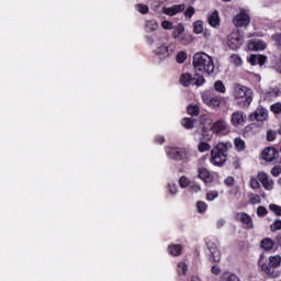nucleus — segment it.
Returning a JSON list of instances; mask_svg holds the SVG:
<instances>
[{
	"mask_svg": "<svg viewBox=\"0 0 281 281\" xmlns=\"http://www.w3.org/2000/svg\"><path fill=\"white\" fill-rule=\"evenodd\" d=\"M192 150L182 148V151L180 154V160L190 161L192 159Z\"/></svg>",
	"mask_w": 281,
	"mask_h": 281,
	"instance_id": "29",
	"label": "nucleus"
},
{
	"mask_svg": "<svg viewBox=\"0 0 281 281\" xmlns=\"http://www.w3.org/2000/svg\"><path fill=\"white\" fill-rule=\"evenodd\" d=\"M222 281H240L236 274H232L229 272H226L222 277Z\"/></svg>",
	"mask_w": 281,
	"mask_h": 281,
	"instance_id": "40",
	"label": "nucleus"
},
{
	"mask_svg": "<svg viewBox=\"0 0 281 281\" xmlns=\"http://www.w3.org/2000/svg\"><path fill=\"white\" fill-rule=\"evenodd\" d=\"M215 199H218V191H209L206 193V201H214Z\"/></svg>",
	"mask_w": 281,
	"mask_h": 281,
	"instance_id": "48",
	"label": "nucleus"
},
{
	"mask_svg": "<svg viewBox=\"0 0 281 281\" xmlns=\"http://www.w3.org/2000/svg\"><path fill=\"white\" fill-rule=\"evenodd\" d=\"M233 23L235 27H247L251 23V19L247 12L240 11L234 16Z\"/></svg>",
	"mask_w": 281,
	"mask_h": 281,
	"instance_id": "9",
	"label": "nucleus"
},
{
	"mask_svg": "<svg viewBox=\"0 0 281 281\" xmlns=\"http://www.w3.org/2000/svg\"><path fill=\"white\" fill-rule=\"evenodd\" d=\"M156 142H157V144H164V142H166V139L164 138V136H158V137H156Z\"/></svg>",
	"mask_w": 281,
	"mask_h": 281,
	"instance_id": "62",
	"label": "nucleus"
},
{
	"mask_svg": "<svg viewBox=\"0 0 281 281\" xmlns=\"http://www.w3.org/2000/svg\"><path fill=\"white\" fill-rule=\"evenodd\" d=\"M168 192L169 194H178L179 189L177 188V184L175 183H168Z\"/></svg>",
	"mask_w": 281,
	"mask_h": 281,
	"instance_id": "50",
	"label": "nucleus"
},
{
	"mask_svg": "<svg viewBox=\"0 0 281 281\" xmlns=\"http://www.w3.org/2000/svg\"><path fill=\"white\" fill-rule=\"evenodd\" d=\"M247 60L252 66L260 65V67H262V65H265V63H267V57L263 55L254 54V55L248 56Z\"/></svg>",
	"mask_w": 281,
	"mask_h": 281,
	"instance_id": "19",
	"label": "nucleus"
},
{
	"mask_svg": "<svg viewBox=\"0 0 281 281\" xmlns=\"http://www.w3.org/2000/svg\"><path fill=\"white\" fill-rule=\"evenodd\" d=\"M245 43V36L240 34V31L234 30L228 36H227V46L229 49H239L241 45Z\"/></svg>",
	"mask_w": 281,
	"mask_h": 281,
	"instance_id": "6",
	"label": "nucleus"
},
{
	"mask_svg": "<svg viewBox=\"0 0 281 281\" xmlns=\"http://www.w3.org/2000/svg\"><path fill=\"white\" fill-rule=\"evenodd\" d=\"M194 80L195 79L192 78V75H190L188 72L181 75V77H180V83L182 87H190V85H193Z\"/></svg>",
	"mask_w": 281,
	"mask_h": 281,
	"instance_id": "24",
	"label": "nucleus"
},
{
	"mask_svg": "<svg viewBox=\"0 0 281 281\" xmlns=\"http://www.w3.org/2000/svg\"><path fill=\"white\" fill-rule=\"evenodd\" d=\"M271 175L272 177H279L281 175V167L280 166H276L271 169Z\"/></svg>",
	"mask_w": 281,
	"mask_h": 281,
	"instance_id": "54",
	"label": "nucleus"
},
{
	"mask_svg": "<svg viewBox=\"0 0 281 281\" xmlns=\"http://www.w3.org/2000/svg\"><path fill=\"white\" fill-rule=\"evenodd\" d=\"M225 186H227L228 188H232V186H234V178L233 177H227L224 180Z\"/></svg>",
	"mask_w": 281,
	"mask_h": 281,
	"instance_id": "58",
	"label": "nucleus"
},
{
	"mask_svg": "<svg viewBox=\"0 0 281 281\" xmlns=\"http://www.w3.org/2000/svg\"><path fill=\"white\" fill-rule=\"evenodd\" d=\"M224 1H231V0H224Z\"/></svg>",
	"mask_w": 281,
	"mask_h": 281,
	"instance_id": "64",
	"label": "nucleus"
},
{
	"mask_svg": "<svg viewBox=\"0 0 281 281\" xmlns=\"http://www.w3.org/2000/svg\"><path fill=\"white\" fill-rule=\"evenodd\" d=\"M257 179L260 181L261 186H263L265 190H273L274 183L272 179H269V175L261 171L257 175Z\"/></svg>",
	"mask_w": 281,
	"mask_h": 281,
	"instance_id": "12",
	"label": "nucleus"
},
{
	"mask_svg": "<svg viewBox=\"0 0 281 281\" xmlns=\"http://www.w3.org/2000/svg\"><path fill=\"white\" fill-rule=\"evenodd\" d=\"M193 85H195V87H201L202 85H205V78H203V76H198V77H193Z\"/></svg>",
	"mask_w": 281,
	"mask_h": 281,
	"instance_id": "47",
	"label": "nucleus"
},
{
	"mask_svg": "<svg viewBox=\"0 0 281 281\" xmlns=\"http://www.w3.org/2000/svg\"><path fill=\"white\" fill-rule=\"evenodd\" d=\"M214 90L217 91V93H225L227 91L225 83L221 80L214 82Z\"/></svg>",
	"mask_w": 281,
	"mask_h": 281,
	"instance_id": "32",
	"label": "nucleus"
},
{
	"mask_svg": "<svg viewBox=\"0 0 281 281\" xmlns=\"http://www.w3.org/2000/svg\"><path fill=\"white\" fill-rule=\"evenodd\" d=\"M186 10V4H173L171 7H164L161 9L162 14H166L167 16H177V14H180V12H183Z\"/></svg>",
	"mask_w": 281,
	"mask_h": 281,
	"instance_id": "11",
	"label": "nucleus"
},
{
	"mask_svg": "<svg viewBox=\"0 0 281 281\" xmlns=\"http://www.w3.org/2000/svg\"><path fill=\"white\" fill-rule=\"evenodd\" d=\"M229 148V144L227 143H218L211 150V164L213 166H223L225 161H227V149Z\"/></svg>",
	"mask_w": 281,
	"mask_h": 281,
	"instance_id": "4",
	"label": "nucleus"
},
{
	"mask_svg": "<svg viewBox=\"0 0 281 281\" xmlns=\"http://www.w3.org/2000/svg\"><path fill=\"white\" fill-rule=\"evenodd\" d=\"M211 271L214 276H221V267L218 266H213Z\"/></svg>",
	"mask_w": 281,
	"mask_h": 281,
	"instance_id": "59",
	"label": "nucleus"
},
{
	"mask_svg": "<svg viewBox=\"0 0 281 281\" xmlns=\"http://www.w3.org/2000/svg\"><path fill=\"white\" fill-rule=\"evenodd\" d=\"M161 27L162 30H173L175 29V24L168 20H164L161 22Z\"/></svg>",
	"mask_w": 281,
	"mask_h": 281,
	"instance_id": "46",
	"label": "nucleus"
},
{
	"mask_svg": "<svg viewBox=\"0 0 281 281\" xmlns=\"http://www.w3.org/2000/svg\"><path fill=\"white\" fill-rule=\"evenodd\" d=\"M183 34H186V26L183 23H178L176 26H173L172 38H175V41H177V38Z\"/></svg>",
	"mask_w": 281,
	"mask_h": 281,
	"instance_id": "23",
	"label": "nucleus"
},
{
	"mask_svg": "<svg viewBox=\"0 0 281 281\" xmlns=\"http://www.w3.org/2000/svg\"><path fill=\"white\" fill-rule=\"evenodd\" d=\"M249 186L252 190H260V182H258V178L254 176L250 177Z\"/></svg>",
	"mask_w": 281,
	"mask_h": 281,
	"instance_id": "36",
	"label": "nucleus"
},
{
	"mask_svg": "<svg viewBox=\"0 0 281 281\" xmlns=\"http://www.w3.org/2000/svg\"><path fill=\"white\" fill-rule=\"evenodd\" d=\"M274 243L271 238H265L263 240H261L260 247L261 249H263L265 251H271V249L274 247Z\"/></svg>",
	"mask_w": 281,
	"mask_h": 281,
	"instance_id": "26",
	"label": "nucleus"
},
{
	"mask_svg": "<svg viewBox=\"0 0 281 281\" xmlns=\"http://www.w3.org/2000/svg\"><path fill=\"white\" fill-rule=\"evenodd\" d=\"M229 60L233 65H243V59L238 55H231Z\"/></svg>",
	"mask_w": 281,
	"mask_h": 281,
	"instance_id": "43",
	"label": "nucleus"
},
{
	"mask_svg": "<svg viewBox=\"0 0 281 281\" xmlns=\"http://www.w3.org/2000/svg\"><path fill=\"white\" fill-rule=\"evenodd\" d=\"M193 67L201 74H214V58L205 53H195L193 55Z\"/></svg>",
	"mask_w": 281,
	"mask_h": 281,
	"instance_id": "3",
	"label": "nucleus"
},
{
	"mask_svg": "<svg viewBox=\"0 0 281 281\" xmlns=\"http://www.w3.org/2000/svg\"><path fill=\"white\" fill-rule=\"evenodd\" d=\"M217 229H221V227H225V220L221 218L216 222Z\"/></svg>",
	"mask_w": 281,
	"mask_h": 281,
	"instance_id": "61",
	"label": "nucleus"
},
{
	"mask_svg": "<svg viewBox=\"0 0 281 281\" xmlns=\"http://www.w3.org/2000/svg\"><path fill=\"white\" fill-rule=\"evenodd\" d=\"M267 48V43L263 41H250L248 43V49L255 50V52H262V49Z\"/></svg>",
	"mask_w": 281,
	"mask_h": 281,
	"instance_id": "22",
	"label": "nucleus"
},
{
	"mask_svg": "<svg viewBox=\"0 0 281 281\" xmlns=\"http://www.w3.org/2000/svg\"><path fill=\"white\" fill-rule=\"evenodd\" d=\"M278 155H280L278 149L273 147H267L263 149L261 157L262 159H265V161H273V159H276Z\"/></svg>",
	"mask_w": 281,
	"mask_h": 281,
	"instance_id": "17",
	"label": "nucleus"
},
{
	"mask_svg": "<svg viewBox=\"0 0 281 281\" xmlns=\"http://www.w3.org/2000/svg\"><path fill=\"white\" fill-rule=\"evenodd\" d=\"M236 218L237 221H239V223H243L246 229H254V221L251 220V216H249L247 213H238L236 215Z\"/></svg>",
	"mask_w": 281,
	"mask_h": 281,
	"instance_id": "16",
	"label": "nucleus"
},
{
	"mask_svg": "<svg viewBox=\"0 0 281 281\" xmlns=\"http://www.w3.org/2000/svg\"><path fill=\"white\" fill-rule=\"evenodd\" d=\"M188 113H189V115H193V116L199 115V113H200L199 105H189Z\"/></svg>",
	"mask_w": 281,
	"mask_h": 281,
	"instance_id": "41",
	"label": "nucleus"
},
{
	"mask_svg": "<svg viewBox=\"0 0 281 281\" xmlns=\"http://www.w3.org/2000/svg\"><path fill=\"white\" fill-rule=\"evenodd\" d=\"M183 247L179 244H172L168 247V254H170V256H181V251H182Z\"/></svg>",
	"mask_w": 281,
	"mask_h": 281,
	"instance_id": "25",
	"label": "nucleus"
},
{
	"mask_svg": "<svg viewBox=\"0 0 281 281\" xmlns=\"http://www.w3.org/2000/svg\"><path fill=\"white\" fill-rule=\"evenodd\" d=\"M276 135H277L276 131H271V130L268 131L267 132V140L268 142H273V139H276Z\"/></svg>",
	"mask_w": 281,
	"mask_h": 281,
	"instance_id": "56",
	"label": "nucleus"
},
{
	"mask_svg": "<svg viewBox=\"0 0 281 281\" xmlns=\"http://www.w3.org/2000/svg\"><path fill=\"white\" fill-rule=\"evenodd\" d=\"M249 201H250V203H252V205H256V204L260 203V195L250 194Z\"/></svg>",
	"mask_w": 281,
	"mask_h": 281,
	"instance_id": "53",
	"label": "nucleus"
},
{
	"mask_svg": "<svg viewBox=\"0 0 281 281\" xmlns=\"http://www.w3.org/2000/svg\"><path fill=\"white\" fill-rule=\"evenodd\" d=\"M207 249L210 251V259L213 260V262H221V250L218 249V245L207 243Z\"/></svg>",
	"mask_w": 281,
	"mask_h": 281,
	"instance_id": "13",
	"label": "nucleus"
},
{
	"mask_svg": "<svg viewBox=\"0 0 281 281\" xmlns=\"http://www.w3.org/2000/svg\"><path fill=\"white\" fill-rule=\"evenodd\" d=\"M268 95H270L271 98H280L281 95V90L279 88H271L268 91Z\"/></svg>",
	"mask_w": 281,
	"mask_h": 281,
	"instance_id": "44",
	"label": "nucleus"
},
{
	"mask_svg": "<svg viewBox=\"0 0 281 281\" xmlns=\"http://www.w3.org/2000/svg\"><path fill=\"white\" fill-rule=\"evenodd\" d=\"M191 281H201L199 278H192Z\"/></svg>",
	"mask_w": 281,
	"mask_h": 281,
	"instance_id": "63",
	"label": "nucleus"
},
{
	"mask_svg": "<svg viewBox=\"0 0 281 281\" xmlns=\"http://www.w3.org/2000/svg\"><path fill=\"white\" fill-rule=\"evenodd\" d=\"M195 205L199 214H205L207 212V203L204 201H198Z\"/></svg>",
	"mask_w": 281,
	"mask_h": 281,
	"instance_id": "34",
	"label": "nucleus"
},
{
	"mask_svg": "<svg viewBox=\"0 0 281 281\" xmlns=\"http://www.w3.org/2000/svg\"><path fill=\"white\" fill-rule=\"evenodd\" d=\"M272 40L276 41L278 45H281V33L272 35Z\"/></svg>",
	"mask_w": 281,
	"mask_h": 281,
	"instance_id": "60",
	"label": "nucleus"
},
{
	"mask_svg": "<svg viewBox=\"0 0 281 281\" xmlns=\"http://www.w3.org/2000/svg\"><path fill=\"white\" fill-rule=\"evenodd\" d=\"M270 111H272V113H274V115H280L281 113V103H274L271 105Z\"/></svg>",
	"mask_w": 281,
	"mask_h": 281,
	"instance_id": "45",
	"label": "nucleus"
},
{
	"mask_svg": "<svg viewBox=\"0 0 281 281\" xmlns=\"http://www.w3.org/2000/svg\"><path fill=\"white\" fill-rule=\"evenodd\" d=\"M176 49L177 45L175 43L161 44L155 49V54L160 60H166V58H170L171 54H175Z\"/></svg>",
	"mask_w": 281,
	"mask_h": 281,
	"instance_id": "7",
	"label": "nucleus"
},
{
	"mask_svg": "<svg viewBox=\"0 0 281 281\" xmlns=\"http://www.w3.org/2000/svg\"><path fill=\"white\" fill-rule=\"evenodd\" d=\"M234 144H235L236 150H238L239 153H241V150H245L246 148L245 140H243L240 137H236L234 139Z\"/></svg>",
	"mask_w": 281,
	"mask_h": 281,
	"instance_id": "31",
	"label": "nucleus"
},
{
	"mask_svg": "<svg viewBox=\"0 0 281 281\" xmlns=\"http://www.w3.org/2000/svg\"><path fill=\"white\" fill-rule=\"evenodd\" d=\"M268 260L269 265L263 263L261 266L262 272L266 273V276H268L269 278H280V273L276 271V269H278V267H280L281 265L280 255L270 256Z\"/></svg>",
	"mask_w": 281,
	"mask_h": 281,
	"instance_id": "5",
	"label": "nucleus"
},
{
	"mask_svg": "<svg viewBox=\"0 0 281 281\" xmlns=\"http://www.w3.org/2000/svg\"><path fill=\"white\" fill-rule=\"evenodd\" d=\"M194 34H203V21L198 20L193 23Z\"/></svg>",
	"mask_w": 281,
	"mask_h": 281,
	"instance_id": "33",
	"label": "nucleus"
},
{
	"mask_svg": "<svg viewBox=\"0 0 281 281\" xmlns=\"http://www.w3.org/2000/svg\"><path fill=\"white\" fill-rule=\"evenodd\" d=\"M250 117L257 122H266V120L269 119V110L265 108H258L255 113L250 115Z\"/></svg>",
	"mask_w": 281,
	"mask_h": 281,
	"instance_id": "14",
	"label": "nucleus"
},
{
	"mask_svg": "<svg viewBox=\"0 0 281 281\" xmlns=\"http://www.w3.org/2000/svg\"><path fill=\"white\" fill-rule=\"evenodd\" d=\"M247 116L245 112L237 110L231 115V124L235 126V128H240V126H245V122Z\"/></svg>",
	"mask_w": 281,
	"mask_h": 281,
	"instance_id": "10",
	"label": "nucleus"
},
{
	"mask_svg": "<svg viewBox=\"0 0 281 281\" xmlns=\"http://www.w3.org/2000/svg\"><path fill=\"white\" fill-rule=\"evenodd\" d=\"M270 229H271V232H278V229H281V220L274 221V222L270 225Z\"/></svg>",
	"mask_w": 281,
	"mask_h": 281,
	"instance_id": "51",
	"label": "nucleus"
},
{
	"mask_svg": "<svg viewBox=\"0 0 281 281\" xmlns=\"http://www.w3.org/2000/svg\"><path fill=\"white\" fill-rule=\"evenodd\" d=\"M202 100L206 106L211 109H218L221 106V97L212 94V92L202 93Z\"/></svg>",
	"mask_w": 281,
	"mask_h": 281,
	"instance_id": "8",
	"label": "nucleus"
},
{
	"mask_svg": "<svg viewBox=\"0 0 281 281\" xmlns=\"http://www.w3.org/2000/svg\"><path fill=\"white\" fill-rule=\"evenodd\" d=\"M233 98L236 106H239V109H249L251 102H254V90L243 85H235Z\"/></svg>",
	"mask_w": 281,
	"mask_h": 281,
	"instance_id": "2",
	"label": "nucleus"
},
{
	"mask_svg": "<svg viewBox=\"0 0 281 281\" xmlns=\"http://www.w3.org/2000/svg\"><path fill=\"white\" fill-rule=\"evenodd\" d=\"M135 10L140 14H148L149 11L148 5L142 3L135 4Z\"/></svg>",
	"mask_w": 281,
	"mask_h": 281,
	"instance_id": "37",
	"label": "nucleus"
},
{
	"mask_svg": "<svg viewBox=\"0 0 281 281\" xmlns=\"http://www.w3.org/2000/svg\"><path fill=\"white\" fill-rule=\"evenodd\" d=\"M198 177L204 183H212V181H214V175H212L210 170L205 169V167L198 168Z\"/></svg>",
	"mask_w": 281,
	"mask_h": 281,
	"instance_id": "15",
	"label": "nucleus"
},
{
	"mask_svg": "<svg viewBox=\"0 0 281 281\" xmlns=\"http://www.w3.org/2000/svg\"><path fill=\"white\" fill-rule=\"evenodd\" d=\"M200 127L202 128L203 139H212V135H214V133L217 135H225V133L229 131L225 120L221 119L212 124V119L207 116L201 117Z\"/></svg>",
	"mask_w": 281,
	"mask_h": 281,
	"instance_id": "1",
	"label": "nucleus"
},
{
	"mask_svg": "<svg viewBox=\"0 0 281 281\" xmlns=\"http://www.w3.org/2000/svg\"><path fill=\"white\" fill-rule=\"evenodd\" d=\"M157 30H159V22H157V20L145 21V32H147V34H153L157 32Z\"/></svg>",
	"mask_w": 281,
	"mask_h": 281,
	"instance_id": "21",
	"label": "nucleus"
},
{
	"mask_svg": "<svg viewBox=\"0 0 281 281\" xmlns=\"http://www.w3.org/2000/svg\"><path fill=\"white\" fill-rule=\"evenodd\" d=\"M196 12V10L194 9V7L192 5H189L183 14H184V18H186V21H190L192 19V16H194V13Z\"/></svg>",
	"mask_w": 281,
	"mask_h": 281,
	"instance_id": "30",
	"label": "nucleus"
},
{
	"mask_svg": "<svg viewBox=\"0 0 281 281\" xmlns=\"http://www.w3.org/2000/svg\"><path fill=\"white\" fill-rule=\"evenodd\" d=\"M207 23L211 27L218 30L221 27V18L218 16V11H213L207 15Z\"/></svg>",
	"mask_w": 281,
	"mask_h": 281,
	"instance_id": "18",
	"label": "nucleus"
},
{
	"mask_svg": "<svg viewBox=\"0 0 281 281\" xmlns=\"http://www.w3.org/2000/svg\"><path fill=\"white\" fill-rule=\"evenodd\" d=\"M189 186L190 192H193L195 194L201 192V186L199 183H191Z\"/></svg>",
	"mask_w": 281,
	"mask_h": 281,
	"instance_id": "52",
	"label": "nucleus"
},
{
	"mask_svg": "<svg viewBox=\"0 0 281 281\" xmlns=\"http://www.w3.org/2000/svg\"><path fill=\"white\" fill-rule=\"evenodd\" d=\"M181 151L182 148L179 147H168L166 149V153L170 159H176L178 161H181Z\"/></svg>",
	"mask_w": 281,
	"mask_h": 281,
	"instance_id": "20",
	"label": "nucleus"
},
{
	"mask_svg": "<svg viewBox=\"0 0 281 281\" xmlns=\"http://www.w3.org/2000/svg\"><path fill=\"white\" fill-rule=\"evenodd\" d=\"M211 146L210 144L205 143V142H201L199 145H198V150L200 153H207V150H210Z\"/></svg>",
	"mask_w": 281,
	"mask_h": 281,
	"instance_id": "42",
	"label": "nucleus"
},
{
	"mask_svg": "<svg viewBox=\"0 0 281 281\" xmlns=\"http://www.w3.org/2000/svg\"><path fill=\"white\" fill-rule=\"evenodd\" d=\"M184 128H193L194 126V119L186 117L181 122Z\"/></svg>",
	"mask_w": 281,
	"mask_h": 281,
	"instance_id": "38",
	"label": "nucleus"
},
{
	"mask_svg": "<svg viewBox=\"0 0 281 281\" xmlns=\"http://www.w3.org/2000/svg\"><path fill=\"white\" fill-rule=\"evenodd\" d=\"M177 63L182 65V63H186L188 60V53L187 52H179L176 56Z\"/></svg>",
	"mask_w": 281,
	"mask_h": 281,
	"instance_id": "35",
	"label": "nucleus"
},
{
	"mask_svg": "<svg viewBox=\"0 0 281 281\" xmlns=\"http://www.w3.org/2000/svg\"><path fill=\"white\" fill-rule=\"evenodd\" d=\"M177 273L178 276H186L188 273V263L184 261H180L177 265Z\"/></svg>",
	"mask_w": 281,
	"mask_h": 281,
	"instance_id": "27",
	"label": "nucleus"
},
{
	"mask_svg": "<svg viewBox=\"0 0 281 281\" xmlns=\"http://www.w3.org/2000/svg\"><path fill=\"white\" fill-rule=\"evenodd\" d=\"M176 41H179L181 45H190V43H192V36L183 33Z\"/></svg>",
	"mask_w": 281,
	"mask_h": 281,
	"instance_id": "28",
	"label": "nucleus"
},
{
	"mask_svg": "<svg viewBox=\"0 0 281 281\" xmlns=\"http://www.w3.org/2000/svg\"><path fill=\"white\" fill-rule=\"evenodd\" d=\"M180 188L186 189L188 186H190V179L186 176H181L178 181Z\"/></svg>",
	"mask_w": 281,
	"mask_h": 281,
	"instance_id": "39",
	"label": "nucleus"
},
{
	"mask_svg": "<svg viewBox=\"0 0 281 281\" xmlns=\"http://www.w3.org/2000/svg\"><path fill=\"white\" fill-rule=\"evenodd\" d=\"M269 210L273 213H276L277 216H281V206L276 204H270Z\"/></svg>",
	"mask_w": 281,
	"mask_h": 281,
	"instance_id": "49",
	"label": "nucleus"
},
{
	"mask_svg": "<svg viewBox=\"0 0 281 281\" xmlns=\"http://www.w3.org/2000/svg\"><path fill=\"white\" fill-rule=\"evenodd\" d=\"M145 41H146V44L149 46L155 45V36H153V35H146Z\"/></svg>",
	"mask_w": 281,
	"mask_h": 281,
	"instance_id": "55",
	"label": "nucleus"
},
{
	"mask_svg": "<svg viewBox=\"0 0 281 281\" xmlns=\"http://www.w3.org/2000/svg\"><path fill=\"white\" fill-rule=\"evenodd\" d=\"M257 214H258V216H266V214H267V209H266L265 206H259V207L257 209Z\"/></svg>",
	"mask_w": 281,
	"mask_h": 281,
	"instance_id": "57",
	"label": "nucleus"
}]
</instances>
